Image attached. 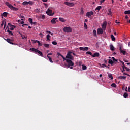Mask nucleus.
Wrapping results in <instances>:
<instances>
[{
	"instance_id": "nucleus-1",
	"label": "nucleus",
	"mask_w": 130,
	"mask_h": 130,
	"mask_svg": "<svg viewBox=\"0 0 130 130\" xmlns=\"http://www.w3.org/2000/svg\"><path fill=\"white\" fill-rule=\"evenodd\" d=\"M5 4H6V6H7V7H8V8H9V9H10L12 11H18V10H19V8H16V7H14V6H13V5H12L11 4H10V3L8 2H5Z\"/></svg>"
},
{
	"instance_id": "nucleus-2",
	"label": "nucleus",
	"mask_w": 130,
	"mask_h": 130,
	"mask_svg": "<svg viewBox=\"0 0 130 130\" xmlns=\"http://www.w3.org/2000/svg\"><path fill=\"white\" fill-rule=\"evenodd\" d=\"M66 62L67 63V67L68 68H69V69H73L74 67V62L72 61V60H70L69 59H66Z\"/></svg>"
},
{
	"instance_id": "nucleus-3",
	"label": "nucleus",
	"mask_w": 130,
	"mask_h": 130,
	"mask_svg": "<svg viewBox=\"0 0 130 130\" xmlns=\"http://www.w3.org/2000/svg\"><path fill=\"white\" fill-rule=\"evenodd\" d=\"M30 50H31L32 52H35L36 54L38 53L40 54V56H43V54L42 53L41 51H40L39 50H38L37 49H35L34 48H30Z\"/></svg>"
},
{
	"instance_id": "nucleus-4",
	"label": "nucleus",
	"mask_w": 130,
	"mask_h": 130,
	"mask_svg": "<svg viewBox=\"0 0 130 130\" xmlns=\"http://www.w3.org/2000/svg\"><path fill=\"white\" fill-rule=\"evenodd\" d=\"M73 53L72 51H68L66 56V58L71 60H74V57L71 55Z\"/></svg>"
},
{
	"instance_id": "nucleus-5",
	"label": "nucleus",
	"mask_w": 130,
	"mask_h": 130,
	"mask_svg": "<svg viewBox=\"0 0 130 130\" xmlns=\"http://www.w3.org/2000/svg\"><path fill=\"white\" fill-rule=\"evenodd\" d=\"M63 30L65 33H72L73 32V29L70 27H64Z\"/></svg>"
},
{
	"instance_id": "nucleus-6",
	"label": "nucleus",
	"mask_w": 130,
	"mask_h": 130,
	"mask_svg": "<svg viewBox=\"0 0 130 130\" xmlns=\"http://www.w3.org/2000/svg\"><path fill=\"white\" fill-rule=\"evenodd\" d=\"M46 13L48 16H53L54 15V13H52V10L49 9H48Z\"/></svg>"
},
{
	"instance_id": "nucleus-7",
	"label": "nucleus",
	"mask_w": 130,
	"mask_h": 130,
	"mask_svg": "<svg viewBox=\"0 0 130 130\" xmlns=\"http://www.w3.org/2000/svg\"><path fill=\"white\" fill-rule=\"evenodd\" d=\"M106 26H107V21H104L103 23L102 24V29L105 30L106 29Z\"/></svg>"
},
{
	"instance_id": "nucleus-8",
	"label": "nucleus",
	"mask_w": 130,
	"mask_h": 130,
	"mask_svg": "<svg viewBox=\"0 0 130 130\" xmlns=\"http://www.w3.org/2000/svg\"><path fill=\"white\" fill-rule=\"evenodd\" d=\"M64 5H66V6H68L69 7H74V3L68 2H65Z\"/></svg>"
},
{
	"instance_id": "nucleus-9",
	"label": "nucleus",
	"mask_w": 130,
	"mask_h": 130,
	"mask_svg": "<svg viewBox=\"0 0 130 130\" xmlns=\"http://www.w3.org/2000/svg\"><path fill=\"white\" fill-rule=\"evenodd\" d=\"M93 11L87 12L86 14V17H88V18H91L93 15Z\"/></svg>"
},
{
	"instance_id": "nucleus-10",
	"label": "nucleus",
	"mask_w": 130,
	"mask_h": 130,
	"mask_svg": "<svg viewBox=\"0 0 130 130\" xmlns=\"http://www.w3.org/2000/svg\"><path fill=\"white\" fill-rule=\"evenodd\" d=\"M80 50H82L83 51H88L89 50V48L88 47H80L79 48Z\"/></svg>"
},
{
	"instance_id": "nucleus-11",
	"label": "nucleus",
	"mask_w": 130,
	"mask_h": 130,
	"mask_svg": "<svg viewBox=\"0 0 130 130\" xmlns=\"http://www.w3.org/2000/svg\"><path fill=\"white\" fill-rule=\"evenodd\" d=\"M6 41L7 42H8V43H10V44H12L13 45H17V44H15L14 43H13L12 41H13V40L10 39H6Z\"/></svg>"
},
{
	"instance_id": "nucleus-12",
	"label": "nucleus",
	"mask_w": 130,
	"mask_h": 130,
	"mask_svg": "<svg viewBox=\"0 0 130 130\" xmlns=\"http://www.w3.org/2000/svg\"><path fill=\"white\" fill-rule=\"evenodd\" d=\"M97 34L98 35L103 34V29L101 28H99L97 30Z\"/></svg>"
},
{
	"instance_id": "nucleus-13",
	"label": "nucleus",
	"mask_w": 130,
	"mask_h": 130,
	"mask_svg": "<svg viewBox=\"0 0 130 130\" xmlns=\"http://www.w3.org/2000/svg\"><path fill=\"white\" fill-rule=\"evenodd\" d=\"M8 26H10V30H11V31H13V30H14L15 29V28H16V26L15 25H13L11 24V23H8Z\"/></svg>"
},
{
	"instance_id": "nucleus-14",
	"label": "nucleus",
	"mask_w": 130,
	"mask_h": 130,
	"mask_svg": "<svg viewBox=\"0 0 130 130\" xmlns=\"http://www.w3.org/2000/svg\"><path fill=\"white\" fill-rule=\"evenodd\" d=\"M33 43H38V46H42V44H41L39 41L33 40Z\"/></svg>"
},
{
	"instance_id": "nucleus-15",
	"label": "nucleus",
	"mask_w": 130,
	"mask_h": 130,
	"mask_svg": "<svg viewBox=\"0 0 130 130\" xmlns=\"http://www.w3.org/2000/svg\"><path fill=\"white\" fill-rule=\"evenodd\" d=\"M56 20H57V18H54L51 20V23L52 24H56Z\"/></svg>"
},
{
	"instance_id": "nucleus-16",
	"label": "nucleus",
	"mask_w": 130,
	"mask_h": 130,
	"mask_svg": "<svg viewBox=\"0 0 130 130\" xmlns=\"http://www.w3.org/2000/svg\"><path fill=\"white\" fill-rule=\"evenodd\" d=\"M118 79L119 80H126V77H125V76H119V77H118Z\"/></svg>"
},
{
	"instance_id": "nucleus-17",
	"label": "nucleus",
	"mask_w": 130,
	"mask_h": 130,
	"mask_svg": "<svg viewBox=\"0 0 130 130\" xmlns=\"http://www.w3.org/2000/svg\"><path fill=\"white\" fill-rule=\"evenodd\" d=\"M100 54L98 52L95 53L93 55H92V57H99Z\"/></svg>"
},
{
	"instance_id": "nucleus-18",
	"label": "nucleus",
	"mask_w": 130,
	"mask_h": 130,
	"mask_svg": "<svg viewBox=\"0 0 130 130\" xmlns=\"http://www.w3.org/2000/svg\"><path fill=\"white\" fill-rule=\"evenodd\" d=\"M27 5H30V6H33V5H34V2H33V1L27 2Z\"/></svg>"
},
{
	"instance_id": "nucleus-19",
	"label": "nucleus",
	"mask_w": 130,
	"mask_h": 130,
	"mask_svg": "<svg viewBox=\"0 0 130 130\" xmlns=\"http://www.w3.org/2000/svg\"><path fill=\"white\" fill-rule=\"evenodd\" d=\"M108 63H109V64H111V66H113V63H114V62L112 61V60L110 59L108 61Z\"/></svg>"
},
{
	"instance_id": "nucleus-20",
	"label": "nucleus",
	"mask_w": 130,
	"mask_h": 130,
	"mask_svg": "<svg viewBox=\"0 0 130 130\" xmlns=\"http://www.w3.org/2000/svg\"><path fill=\"white\" fill-rule=\"evenodd\" d=\"M59 21H60V22H66V19L63 18L59 17Z\"/></svg>"
},
{
	"instance_id": "nucleus-21",
	"label": "nucleus",
	"mask_w": 130,
	"mask_h": 130,
	"mask_svg": "<svg viewBox=\"0 0 130 130\" xmlns=\"http://www.w3.org/2000/svg\"><path fill=\"white\" fill-rule=\"evenodd\" d=\"M93 34L94 37H97V31H96V30H95V29L93 30Z\"/></svg>"
},
{
	"instance_id": "nucleus-22",
	"label": "nucleus",
	"mask_w": 130,
	"mask_h": 130,
	"mask_svg": "<svg viewBox=\"0 0 130 130\" xmlns=\"http://www.w3.org/2000/svg\"><path fill=\"white\" fill-rule=\"evenodd\" d=\"M8 13L7 12H4L2 14V16H3V17H5V18L7 17V16H8Z\"/></svg>"
},
{
	"instance_id": "nucleus-23",
	"label": "nucleus",
	"mask_w": 130,
	"mask_h": 130,
	"mask_svg": "<svg viewBox=\"0 0 130 130\" xmlns=\"http://www.w3.org/2000/svg\"><path fill=\"white\" fill-rule=\"evenodd\" d=\"M108 77H109V78L110 79H111V80H113V76H112V75L111 74H109L108 75Z\"/></svg>"
},
{
	"instance_id": "nucleus-24",
	"label": "nucleus",
	"mask_w": 130,
	"mask_h": 130,
	"mask_svg": "<svg viewBox=\"0 0 130 130\" xmlns=\"http://www.w3.org/2000/svg\"><path fill=\"white\" fill-rule=\"evenodd\" d=\"M123 97L124 98H127V97H128V93L126 92L124 93L123 94Z\"/></svg>"
},
{
	"instance_id": "nucleus-25",
	"label": "nucleus",
	"mask_w": 130,
	"mask_h": 130,
	"mask_svg": "<svg viewBox=\"0 0 130 130\" xmlns=\"http://www.w3.org/2000/svg\"><path fill=\"white\" fill-rule=\"evenodd\" d=\"M125 15H130V10H127L124 11Z\"/></svg>"
},
{
	"instance_id": "nucleus-26",
	"label": "nucleus",
	"mask_w": 130,
	"mask_h": 130,
	"mask_svg": "<svg viewBox=\"0 0 130 130\" xmlns=\"http://www.w3.org/2000/svg\"><path fill=\"white\" fill-rule=\"evenodd\" d=\"M111 38L112 41H115V37H114V36H113V35H111Z\"/></svg>"
},
{
	"instance_id": "nucleus-27",
	"label": "nucleus",
	"mask_w": 130,
	"mask_h": 130,
	"mask_svg": "<svg viewBox=\"0 0 130 130\" xmlns=\"http://www.w3.org/2000/svg\"><path fill=\"white\" fill-rule=\"evenodd\" d=\"M102 8V7L99 6H98L96 8H95V11H100L101 9Z\"/></svg>"
},
{
	"instance_id": "nucleus-28",
	"label": "nucleus",
	"mask_w": 130,
	"mask_h": 130,
	"mask_svg": "<svg viewBox=\"0 0 130 130\" xmlns=\"http://www.w3.org/2000/svg\"><path fill=\"white\" fill-rule=\"evenodd\" d=\"M47 57L49 59L50 62H51L52 63H53V61H52V59H51V57H50V56H47Z\"/></svg>"
},
{
	"instance_id": "nucleus-29",
	"label": "nucleus",
	"mask_w": 130,
	"mask_h": 130,
	"mask_svg": "<svg viewBox=\"0 0 130 130\" xmlns=\"http://www.w3.org/2000/svg\"><path fill=\"white\" fill-rule=\"evenodd\" d=\"M112 59H113V61L114 62H115V63H116V62H117V61H118L117 59H116L115 58H114V57H112Z\"/></svg>"
},
{
	"instance_id": "nucleus-30",
	"label": "nucleus",
	"mask_w": 130,
	"mask_h": 130,
	"mask_svg": "<svg viewBox=\"0 0 130 130\" xmlns=\"http://www.w3.org/2000/svg\"><path fill=\"white\" fill-rule=\"evenodd\" d=\"M43 45L45 47H46L47 48H49V44L45 43L43 44Z\"/></svg>"
},
{
	"instance_id": "nucleus-31",
	"label": "nucleus",
	"mask_w": 130,
	"mask_h": 130,
	"mask_svg": "<svg viewBox=\"0 0 130 130\" xmlns=\"http://www.w3.org/2000/svg\"><path fill=\"white\" fill-rule=\"evenodd\" d=\"M47 41L50 40V35L49 34H48L46 37Z\"/></svg>"
},
{
	"instance_id": "nucleus-32",
	"label": "nucleus",
	"mask_w": 130,
	"mask_h": 130,
	"mask_svg": "<svg viewBox=\"0 0 130 130\" xmlns=\"http://www.w3.org/2000/svg\"><path fill=\"white\" fill-rule=\"evenodd\" d=\"M4 28H5L6 27V22L3 21L2 23H1V26L3 27V26H4Z\"/></svg>"
},
{
	"instance_id": "nucleus-33",
	"label": "nucleus",
	"mask_w": 130,
	"mask_h": 130,
	"mask_svg": "<svg viewBox=\"0 0 130 130\" xmlns=\"http://www.w3.org/2000/svg\"><path fill=\"white\" fill-rule=\"evenodd\" d=\"M121 53H122V54H123V55H125V54H126V51H124V50H121Z\"/></svg>"
},
{
	"instance_id": "nucleus-34",
	"label": "nucleus",
	"mask_w": 130,
	"mask_h": 130,
	"mask_svg": "<svg viewBox=\"0 0 130 130\" xmlns=\"http://www.w3.org/2000/svg\"><path fill=\"white\" fill-rule=\"evenodd\" d=\"M21 36L22 37V39H27V36L21 34Z\"/></svg>"
},
{
	"instance_id": "nucleus-35",
	"label": "nucleus",
	"mask_w": 130,
	"mask_h": 130,
	"mask_svg": "<svg viewBox=\"0 0 130 130\" xmlns=\"http://www.w3.org/2000/svg\"><path fill=\"white\" fill-rule=\"evenodd\" d=\"M110 49H111V50H112V51H114V47L113 46V45H110Z\"/></svg>"
},
{
	"instance_id": "nucleus-36",
	"label": "nucleus",
	"mask_w": 130,
	"mask_h": 130,
	"mask_svg": "<svg viewBox=\"0 0 130 130\" xmlns=\"http://www.w3.org/2000/svg\"><path fill=\"white\" fill-rule=\"evenodd\" d=\"M22 5L23 6H27L28 5V2L27 1H24L22 3Z\"/></svg>"
},
{
	"instance_id": "nucleus-37",
	"label": "nucleus",
	"mask_w": 130,
	"mask_h": 130,
	"mask_svg": "<svg viewBox=\"0 0 130 130\" xmlns=\"http://www.w3.org/2000/svg\"><path fill=\"white\" fill-rule=\"evenodd\" d=\"M28 22H29L30 24H33V19L32 18H29Z\"/></svg>"
},
{
	"instance_id": "nucleus-38",
	"label": "nucleus",
	"mask_w": 130,
	"mask_h": 130,
	"mask_svg": "<svg viewBox=\"0 0 130 130\" xmlns=\"http://www.w3.org/2000/svg\"><path fill=\"white\" fill-rule=\"evenodd\" d=\"M86 54H89V55H90L91 56H93V54H92V52H91L90 51L86 52Z\"/></svg>"
},
{
	"instance_id": "nucleus-39",
	"label": "nucleus",
	"mask_w": 130,
	"mask_h": 130,
	"mask_svg": "<svg viewBox=\"0 0 130 130\" xmlns=\"http://www.w3.org/2000/svg\"><path fill=\"white\" fill-rule=\"evenodd\" d=\"M7 32L8 33H9V34H10V35H12L13 36V32H12V31L10 30L9 29H8Z\"/></svg>"
},
{
	"instance_id": "nucleus-40",
	"label": "nucleus",
	"mask_w": 130,
	"mask_h": 130,
	"mask_svg": "<svg viewBox=\"0 0 130 130\" xmlns=\"http://www.w3.org/2000/svg\"><path fill=\"white\" fill-rule=\"evenodd\" d=\"M82 70H87V66L83 64L82 65Z\"/></svg>"
},
{
	"instance_id": "nucleus-41",
	"label": "nucleus",
	"mask_w": 130,
	"mask_h": 130,
	"mask_svg": "<svg viewBox=\"0 0 130 130\" xmlns=\"http://www.w3.org/2000/svg\"><path fill=\"white\" fill-rule=\"evenodd\" d=\"M111 87H113V88H116V84H115V83H112L111 84Z\"/></svg>"
},
{
	"instance_id": "nucleus-42",
	"label": "nucleus",
	"mask_w": 130,
	"mask_h": 130,
	"mask_svg": "<svg viewBox=\"0 0 130 130\" xmlns=\"http://www.w3.org/2000/svg\"><path fill=\"white\" fill-rule=\"evenodd\" d=\"M52 44H53V45H56L57 44V42H56V41H54L52 42Z\"/></svg>"
},
{
	"instance_id": "nucleus-43",
	"label": "nucleus",
	"mask_w": 130,
	"mask_h": 130,
	"mask_svg": "<svg viewBox=\"0 0 130 130\" xmlns=\"http://www.w3.org/2000/svg\"><path fill=\"white\" fill-rule=\"evenodd\" d=\"M123 76H128V77H130V75L128 74L124 73V72L123 73Z\"/></svg>"
},
{
	"instance_id": "nucleus-44",
	"label": "nucleus",
	"mask_w": 130,
	"mask_h": 130,
	"mask_svg": "<svg viewBox=\"0 0 130 130\" xmlns=\"http://www.w3.org/2000/svg\"><path fill=\"white\" fill-rule=\"evenodd\" d=\"M19 18H22L21 19L22 21H24L23 19L25 18V17L22 16V15H20Z\"/></svg>"
},
{
	"instance_id": "nucleus-45",
	"label": "nucleus",
	"mask_w": 130,
	"mask_h": 130,
	"mask_svg": "<svg viewBox=\"0 0 130 130\" xmlns=\"http://www.w3.org/2000/svg\"><path fill=\"white\" fill-rule=\"evenodd\" d=\"M111 14H112L111 10H109V12L108 13V15H111Z\"/></svg>"
},
{
	"instance_id": "nucleus-46",
	"label": "nucleus",
	"mask_w": 130,
	"mask_h": 130,
	"mask_svg": "<svg viewBox=\"0 0 130 130\" xmlns=\"http://www.w3.org/2000/svg\"><path fill=\"white\" fill-rule=\"evenodd\" d=\"M84 28H85V29H88V26L87 25L86 23H84Z\"/></svg>"
},
{
	"instance_id": "nucleus-47",
	"label": "nucleus",
	"mask_w": 130,
	"mask_h": 130,
	"mask_svg": "<svg viewBox=\"0 0 130 130\" xmlns=\"http://www.w3.org/2000/svg\"><path fill=\"white\" fill-rule=\"evenodd\" d=\"M125 70H126V71H127V72H129V71H130V69H129V68H127V67H125Z\"/></svg>"
},
{
	"instance_id": "nucleus-48",
	"label": "nucleus",
	"mask_w": 130,
	"mask_h": 130,
	"mask_svg": "<svg viewBox=\"0 0 130 130\" xmlns=\"http://www.w3.org/2000/svg\"><path fill=\"white\" fill-rule=\"evenodd\" d=\"M42 19H43V20H44V19H45V15H43L42 16Z\"/></svg>"
},
{
	"instance_id": "nucleus-49",
	"label": "nucleus",
	"mask_w": 130,
	"mask_h": 130,
	"mask_svg": "<svg viewBox=\"0 0 130 130\" xmlns=\"http://www.w3.org/2000/svg\"><path fill=\"white\" fill-rule=\"evenodd\" d=\"M104 2H105V0H101L100 1L101 4H102L103 3H104Z\"/></svg>"
},
{
	"instance_id": "nucleus-50",
	"label": "nucleus",
	"mask_w": 130,
	"mask_h": 130,
	"mask_svg": "<svg viewBox=\"0 0 130 130\" xmlns=\"http://www.w3.org/2000/svg\"><path fill=\"white\" fill-rule=\"evenodd\" d=\"M83 12H84V9L83 8H81V13L82 14H83Z\"/></svg>"
},
{
	"instance_id": "nucleus-51",
	"label": "nucleus",
	"mask_w": 130,
	"mask_h": 130,
	"mask_svg": "<svg viewBox=\"0 0 130 130\" xmlns=\"http://www.w3.org/2000/svg\"><path fill=\"white\" fill-rule=\"evenodd\" d=\"M115 23H116V24H120V22L117 21V20H116V21H115Z\"/></svg>"
},
{
	"instance_id": "nucleus-52",
	"label": "nucleus",
	"mask_w": 130,
	"mask_h": 130,
	"mask_svg": "<svg viewBox=\"0 0 130 130\" xmlns=\"http://www.w3.org/2000/svg\"><path fill=\"white\" fill-rule=\"evenodd\" d=\"M122 68L123 69H125V68H126V67H125V64L122 65Z\"/></svg>"
},
{
	"instance_id": "nucleus-53",
	"label": "nucleus",
	"mask_w": 130,
	"mask_h": 130,
	"mask_svg": "<svg viewBox=\"0 0 130 130\" xmlns=\"http://www.w3.org/2000/svg\"><path fill=\"white\" fill-rule=\"evenodd\" d=\"M49 55H52V53H50L48 54L47 56H49Z\"/></svg>"
},
{
	"instance_id": "nucleus-54",
	"label": "nucleus",
	"mask_w": 130,
	"mask_h": 130,
	"mask_svg": "<svg viewBox=\"0 0 130 130\" xmlns=\"http://www.w3.org/2000/svg\"><path fill=\"white\" fill-rule=\"evenodd\" d=\"M57 55L58 56H61L62 55L61 54H60L59 53H57Z\"/></svg>"
},
{
	"instance_id": "nucleus-55",
	"label": "nucleus",
	"mask_w": 130,
	"mask_h": 130,
	"mask_svg": "<svg viewBox=\"0 0 130 130\" xmlns=\"http://www.w3.org/2000/svg\"><path fill=\"white\" fill-rule=\"evenodd\" d=\"M44 3H46L48 0H42Z\"/></svg>"
},
{
	"instance_id": "nucleus-56",
	"label": "nucleus",
	"mask_w": 130,
	"mask_h": 130,
	"mask_svg": "<svg viewBox=\"0 0 130 130\" xmlns=\"http://www.w3.org/2000/svg\"><path fill=\"white\" fill-rule=\"evenodd\" d=\"M104 67H106V64H102V67H103V68H104Z\"/></svg>"
},
{
	"instance_id": "nucleus-57",
	"label": "nucleus",
	"mask_w": 130,
	"mask_h": 130,
	"mask_svg": "<svg viewBox=\"0 0 130 130\" xmlns=\"http://www.w3.org/2000/svg\"><path fill=\"white\" fill-rule=\"evenodd\" d=\"M46 32L49 33V34H51V32L49 31H47Z\"/></svg>"
},
{
	"instance_id": "nucleus-58",
	"label": "nucleus",
	"mask_w": 130,
	"mask_h": 130,
	"mask_svg": "<svg viewBox=\"0 0 130 130\" xmlns=\"http://www.w3.org/2000/svg\"><path fill=\"white\" fill-rule=\"evenodd\" d=\"M125 19H128V16H127V15H126L125 17Z\"/></svg>"
},
{
	"instance_id": "nucleus-59",
	"label": "nucleus",
	"mask_w": 130,
	"mask_h": 130,
	"mask_svg": "<svg viewBox=\"0 0 130 130\" xmlns=\"http://www.w3.org/2000/svg\"><path fill=\"white\" fill-rule=\"evenodd\" d=\"M124 61H125V62H128V61L125 59H124Z\"/></svg>"
},
{
	"instance_id": "nucleus-60",
	"label": "nucleus",
	"mask_w": 130,
	"mask_h": 130,
	"mask_svg": "<svg viewBox=\"0 0 130 130\" xmlns=\"http://www.w3.org/2000/svg\"><path fill=\"white\" fill-rule=\"evenodd\" d=\"M63 58V60L64 61V60H67V59H66L67 58H66V57H64V58Z\"/></svg>"
},
{
	"instance_id": "nucleus-61",
	"label": "nucleus",
	"mask_w": 130,
	"mask_h": 130,
	"mask_svg": "<svg viewBox=\"0 0 130 130\" xmlns=\"http://www.w3.org/2000/svg\"><path fill=\"white\" fill-rule=\"evenodd\" d=\"M63 58V60L64 61V60H67V59H66L67 58H66V57H64V58Z\"/></svg>"
},
{
	"instance_id": "nucleus-62",
	"label": "nucleus",
	"mask_w": 130,
	"mask_h": 130,
	"mask_svg": "<svg viewBox=\"0 0 130 130\" xmlns=\"http://www.w3.org/2000/svg\"><path fill=\"white\" fill-rule=\"evenodd\" d=\"M128 92H130V86L128 88Z\"/></svg>"
},
{
	"instance_id": "nucleus-63",
	"label": "nucleus",
	"mask_w": 130,
	"mask_h": 130,
	"mask_svg": "<svg viewBox=\"0 0 130 130\" xmlns=\"http://www.w3.org/2000/svg\"><path fill=\"white\" fill-rule=\"evenodd\" d=\"M119 50L120 52H121V50H122V49H121V47H120Z\"/></svg>"
},
{
	"instance_id": "nucleus-64",
	"label": "nucleus",
	"mask_w": 130,
	"mask_h": 130,
	"mask_svg": "<svg viewBox=\"0 0 130 130\" xmlns=\"http://www.w3.org/2000/svg\"><path fill=\"white\" fill-rule=\"evenodd\" d=\"M24 23H25L24 21H21L20 22V24H24Z\"/></svg>"
}]
</instances>
